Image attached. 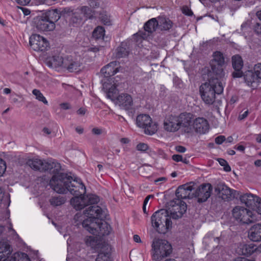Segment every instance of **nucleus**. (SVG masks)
Segmentation results:
<instances>
[{
	"mask_svg": "<svg viewBox=\"0 0 261 261\" xmlns=\"http://www.w3.org/2000/svg\"><path fill=\"white\" fill-rule=\"evenodd\" d=\"M49 185L51 188L59 194L68 192L74 196L82 195L86 193V187L78 178L73 179L65 173H60L51 178Z\"/></svg>",
	"mask_w": 261,
	"mask_h": 261,
	"instance_id": "obj_1",
	"label": "nucleus"
},
{
	"mask_svg": "<svg viewBox=\"0 0 261 261\" xmlns=\"http://www.w3.org/2000/svg\"><path fill=\"white\" fill-rule=\"evenodd\" d=\"M223 91V86L218 78L210 79L208 82L201 84L199 93L202 100L207 105H212L215 101L216 94H220Z\"/></svg>",
	"mask_w": 261,
	"mask_h": 261,
	"instance_id": "obj_2",
	"label": "nucleus"
},
{
	"mask_svg": "<svg viewBox=\"0 0 261 261\" xmlns=\"http://www.w3.org/2000/svg\"><path fill=\"white\" fill-rule=\"evenodd\" d=\"M152 226L160 233H165L172 226L168 212L162 209L153 213L151 217Z\"/></svg>",
	"mask_w": 261,
	"mask_h": 261,
	"instance_id": "obj_3",
	"label": "nucleus"
},
{
	"mask_svg": "<svg viewBox=\"0 0 261 261\" xmlns=\"http://www.w3.org/2000/svg\"><path fill=\"white\" fill-rule=\"evenodd\" d=\"M151 246L152 258L155 261H161L172 252L171 245L165 240H154Z\"/></svg>",
	"mask_w": 261,
	"mask_h": 261,
	"instance_id": "obj_4",
	"label": "nucleus"
},
{
	"mask_svg": "<svg viewBox=\"0 0 261 261\" xmlns=\"http://www.w3.org/2000/svg\"><path fill=\"white\" fill-rule=\"evenodd\" d=\"M82 226L90 233L94 235L107 236L111 231L110 225L103 221V219L94 222L91 221L90 219L84 220L82 222Z\"/></svg>",
	"mask_w": 261,
	"mask_h": 261,
	"instance_id": "obj_5",
	"label": "nucleus"
},
{
	"mask_svg": "<svg viewBox=\"0 0 261 261\" xmlns=\"http://www.w3.org/2000/svg\"><path fill=\"white\" fill-rule=\"evenodd\" d=\"M210 64L211 70L208 74L210 76L212 74L215 75L216 78H221L224 76L225 58L223 53L219 51H214L213 54V59Z\"/></svg>",
	"mask_w": 261,
	"mask_h": 261,
	"instance_id": "obj_6",
	"label": "nucleus"
},
{
	"mask_svg": "<svg viewBox=\"0 0 261 261\" xmlns=\"http://www.w3.org/2000/svg\"><path fill=\"white\" fill-rule=\"evenodd\" d=\"M187 204L180 199H174L168 203V214L174 219L180 218L187 211Z\"/></svg>",
	"mask_w": 261,
	"mask_h": 261,
	"instance_id": "obj_7",
	"label": "nucleus"
},
{
	"mask_svg": "<svg viewBox=\"0 0 261 261\" xmlns=\"http://www.w3.org/2000/svg\"><path fill=\"white\" fill-rule=\"evenodd\" d=\"M232 214L236 220L243 224L251 223L255 220L252 212L242 206H236L233 208Z\"/></svg>",
	"mask_w": 261,
	"mask_h": 261,
	"instance_id": "obj_8",
	"label": "nucleus"
},
{
	"mask_svg": "<svg viewBox=\"0 0 261 261\" xmlns=\"http://www.w3.org/2000/svg\"><path fill=\"white\" fill-rule=\"evenodd\" d=\"M136 123L137 125L144 129V132L147 135H152L157 130V126L153 123L150 117L147 114L139 115L137 117Z\"/></svg>",
	"mask_w": 261,
	"mask_h": 261,
	"instance_id": "obj_9",
	"label": "nucleus"
},
{
	"mask_svg": "<svg viewBox=\"0 0 261 261\" xmlns=\"http://www.w3.org/2000/svg\"><path fill=\"white\" fill-rule=\"evenodd\" d=\"M30 45L36 51H45L49 48L48 41L43 37L33 34L30 37Z\"/></svg>",
	"mask_w": 261,
	"mask_h": 261,
	"instance_id": "obj_10",
	"label": "nucleus"
},
{
	"mask_svg": "<svg viewBox=\"0 0 261 261\" xmlns=\"http://www.w3.org/2000/svg\"><path fill=\"white\" fill-rule=\"evenodd\" d=\"M213 190L211 184L207 183L200 185L193 193V196L197 198V202L202 203L210 197Z\"/></svg>",
	"mask_w": 261,
	"mask_h": 261,
	"instance_id": "obj_11",
	"label": "nucleus"
},
{
	"mask_svg": "<svg viewBox=\"0 0 261 261\" xmlns=\"http://www.w3.org/2000/svg\"><path fill=\"white\" fill-rule=\"evenodd\" d=\"M158 24L159 22L156 18H152L145 23L144 31H139L136 33V35L140 36L143 39H147L159 28Z\"/></svg>",
	"mask_w": 261,
	"mask_h": 261,
	"instance_id": "obj_12",
	"label": "nucleus"
},
{
	"mask_svg": "<svg viewBox=\"0 0 261 261\" xmlns=\"http://www.w3.org/2000/svg\"><path fill=\"white\" fill-rule=\"evenodd\" d=\"M84 213L88 217L85 220L90 219L92 222L105 218V216L102 208L98 205L90 206L85 211Z\"/></svg>",
	"mask_w": 261,
	"mask_h": 261,
	"instance_id": "obj_13",
	"label": "nucleus"
},
{
	"mask_svg": "<svg viewBox=\"0 0 261 261\" xmlns=\"http://www.w3.org/2000/svg\"><path fill=\"white\" fill-rule=\"evenodd\" d=\"M215 191L219 197L227 201L231 200L234 197L233 192H236L223 183L218 184L215 188Z\"/></svg>",
	"mask_w": 261,
	"mask_h": 261,
	"instance_id": "obj_14",
	"label": "nucleus"
},
{
	"mask_svg": "<svg viewBox=\"0 0 261 261\" xmlns=\"http://www.w3.org/2000/svg\"><path fill=\"white\" fill-rule=\"evenodd\" d=\"M82 63L77 58L71 56H68L65 57L64 68L69 72H76L81 70Z\"/></svg>",
	"mask_w": 261,
	"mask_h": 261,
	"instance_id": "obj_15",
	"label": "nucleus"
},
{
	"mask_svg": "<svg viewBox=\"0 0 261 261\" xmlns=\"http://www.w3.org/2000/svg\"><path fill=\"white\" fill-rule=\"evenodd\" d=\"M176 116L170 115L166 117L164 122V128L169 132H175L179 130L180 126Z\"/></svg>",
	"mask_w": 261,
	"mask_h": 261,
	"instance_id": "obj_16",
	"label": "nucleus"
},
{
	"mask_svg": "<svg viewBox=\"0 0 261 261\" xmlns=\"http://www.w3.org/2000/svg\"><path fill=\"white\" fill-rule=\"evenodd\" d=\"M36 26L41 31H51L55 28V24L50 22L43 15L37 18Z\"/></svg>",
	"mask_w": 261,
	"mask_h": 261,
	"instance_id": "obj_17",
	"label": "nucleus"
},
{
	"mask_svg": "<svg viewBox=\"0 0 261 261\" xmlns=\"http://www.w3.org/2000/svg\"><path fill=\"white\" fill-rule=\"evenodd\" d=\"M193 188L192 186L188 184L182 185L178 187L176 190L175 195L176 199H184L187 198H192L193 195L191 194Z\"/></svg>",
	"mask_w": 261,
	"mask_h": 261,
	"instance_id": "obj_18",
	"label": "nucleus"
},
{
	"mask_svg": "<svg viewBox=\"0 0 261 261\" xmlns=\"http://www.w3.org/2000/svg\"><path fill=\"white\" fill-rule=\"evenodd\" d=\"M61 168L60 164L56 161H43L42 171H47L51 174H54L52 178L60 174L59 171Z\"/></svg>",
	"mask_w": 261,
	"mask_h": 261,
	"instance_id": "obj_19",
	"label": "nucleus"
},
{
	"mask_svg": "<svg viewBox=\"0 0 261 261\" xmlns=\"http://www.w3.org/2000/svg\"><path fill=\"white\" fill-rule=\"evenodd\" d=\"M11 252L10 246L7 242H0V261H16L15 256H8Z\"/></svg>",
	"mask_w": 261,
	"mask_h": 261,
	"instance_id": "obj_20",
	"label": "nucleus"
},
{
	"mask_svg": "<svg viewBox=\"0 0 261 261\" xmlns=\"http://www.w3.org/2000/svg\"><path fill=\"white\" fill-rule=\"evenodd\" d=\"M193 126L195 130L200 134H205L209 129V124L205 119L199 117L193 121Z\"/></svg>",
	"mask_w": 261,
	"mask_h": 261,
	"instance_id": "obj_21",
	"label": "nucleus"
},
{
	"mask_svg": "<svg viewBox=\"0 0 261 261\" xmlns=\"http://www.w3.org/2000/svg\"><path fill=\"white\" fill-rule=\"evenodd\" d=\"M260 199L258 197L251 193H246L240 196L241 202L252 209L255 208L256 204Z\"/></svg>",
	"mask_w": 261,
	"mask_h": 261,
	"instance_id": "obj_22",
	"label": "nucleus"
},
{
	"mask_svg": "<svg viewBox=\"0 0 261 261\" xmlns=\"http://www.w3.org/2000/svg\"><path fill=\"white\" fill-rule=\"evenodd\" d=\"M116 102L125 110H129L133 104L132 96L126 93H122L119 95L117 97Z\"/></svg>",
	"mask_w": 261,
	"mask_h": 261,
	"instance_id": "obj_23",
	"label": "nucleus"
},
{
	"mask_svg": "<svg viewBox=\"0 0 261 261\" xmlns=\"http://www.w3.org/2000/svg\"><path fill=\"white\" fill-rule=\"evenodd\" d=\"M176 116L178 119L180 127H189L191 125L194 120V115L190 113H182Z\"/></svg>",
	"mask_w": 261,
	"mask_h": 261,
	"instance_id": "obj_24",
	"label": "nucleus"
},
{
	"mask_svg": "<svg viewBox=\"0 0 261 261\" xmlns=\"http://www.w3.org/2000/svg\"><path fill=\"white\" fill-rule=\"evenodd\" d=\"M244 79L247 85L253 89L257 87L259 82L253 70L246 71L244 74Z\"/></svg>",
	"mask_w": 261,
	"mask_h": 261,
	"instance_id": "obj_25",
	"label": "nucleus"
},
{
	"mask_svg": "<svg viewBox=\"0 0 261 261\" xmlns=\"http://www.w3.org/2000/svg\"><path fill=\"white\" fill-rule=\"evenodd\" d=\"M117 62L113 61L103 67L100 70L101 74L103 75L105 77H108L114 75L118 71V67H116Z\"/></svg>",
	"mask_w": 261,
	"mask_h": 261,
	"instance_id": "obj_26",
	"label": "nucleus"
},
{
	"mask_svg": "<svg viewBox=\"0 0 261 261\" xmlns=\"http://www.w3.org/2000/svg\"><path fill=\"white\" fill-rule=\"evenodd\" d=\"M249 239L253 242L261 241V224L254 225L250 229L248 233Z\"/></svg>",
	"mask_w": 261,
	"mask_h": 261,
	"instance_id": "obj_27",
	"label": "nucleus"
},
{
	"mask_svg": "<svg viewBox=\"0 0 261 261\" xmlns=\"http://www.w3.org/2000/svg\"><path fill=\"white\" fill-rule=\"evenodd\" d=\"M130 51L129 44L127 42H123L116 49V57L118 59L125 58L128 56Z\"/></svg>",
	"mask_w": 261,
	"mask_h": 261,
	"instance_id": "obj_28",
	"label": "nucleus"
},
{
	"mask_svg": "<svg viewBox=\"0 0 261 261\" xmlns=\"http://www.w3.org/2000/svg\"><path fill=\"white\" fill-rule=\"evenodd\" d=\"M70 203L76 210H81L86 206L84 197L82 195L74 196V197L70 200Z\"/></svg>",
	"mask_w": 261,
	"mask_h": 261,
	"instance_id": "obj_29",
	"label": "nucleus"
},
{
	"mask_svg": "<svg viewBox=\"0 0 261 261\" xmlns=\"http://www.w3.org/2000/svg\"><path fill=\"white\" fill-rule=\"evenodd\" d=\"M42 15L50 22L55 23L61 17L60 12L57 9H51L47 11Z\"/></svg>",
	"mask_w": 261,
	"mask_h": 261,
	"instance_id": "obj_30",
	"label": "nucleus"
},
{
	"mask_svg": "<svg viewBox=\"0 0 261 261\" xmlns=\"http://www.w3.org/2000/svg\"><path fill=\"white\" fill-rule=\"evenodd\" d=\"M158 22L159 28L161 31H168L172 27L173 25L171 20L169 18L163 17L158 18Z\"/></svg>",
	"mask_w": 261,
	"mask_h": 261,
	"instance_id": "obj_31",
	"label": "nucleus"
},
{
	"mask_svg": "<svg viewBox=\"0 0 261 261\" xmlns=\"http://www.w3.org/2000/svg\"><path fill=\"white\" fill-rule=\"evenodd\" d=\"M43 163V161L41 160L34 159L32 160H29L28 161L27 164L32 169L42 171Z\"/></svg>",
	"mask_w": 261,
	"mask_h": 261,
	"instance_id": "obj_32",
	"label": "nucleus"
},
{
	"mask_svg": "<svg viewBox=\"0 0 261 261\" xmlns=\"http://www.w3.org/2000/svg\"><path fill=\"white\" fill-rule=\"evenodd\" d=\"M232 65L234 69H242L243 66V61L242 57L238 55L232 56Z\"/></svg>",
	"mask_w": 261,
	"mask_h": 261,
	"instance_id": "obj_33",
	"label": "nucleus"
},
{
	"mask_svg": "<svg viewBox=\"0 0 261 261\" xmlns=\"http://www.w3.org/2000/svg\"><path fill=\"white\" fill-rule=\"evenodd\" d=\"M10 204V195L4 192L3 189L0 188V205L3 204L4 207H7Z\"/></svg>",
	"mask_w": 261,
	"mask_h": 261,
	"instance_id": "obj_34",
	"label": "nucleus"
},
{
	"mask_svg": "<svg viewBox=\"0 0 261 261\" xmlns=\"http://www.w3.org/2000/svg\"><path fill=\"white\" fill-rule=\"evenodd\" d=\"M84 197L86 206L96 204L99 201V197L94 194H88Z\"/></svg>",
	"mask_w": 261,
	"mask_h": 261,
	"instance_id": "obj_35",
	"label": "nucleus"
},
{
	"mask_svg": "<svg viewBox=\"0 0 261 261\" xmlns=\"http://www.w3.org/2000/svg\"><path fill=\"white\" fill-rule=\"evenodd\" d=\"M256 249V246L252 244H245L242 248V254L246 256L251 255Z\"/></svg>",
	"mask_w": 261,
	"mask_h": 261,
	"instance_id": "obj_36",
	"label": "nucleus"
},
{
	"mask_svg": "<svg viewBox=\"0 0 261 261\" xmlns=\"http://www.w3.org/2000/svg\"><path fill=\"white\" fill-rule=\"evenodd\" d=\"M81 11L84 16L89 19H92L95 17V11L91 8L88 6H83L81 8Z\"/></svg>",
	"mask_w": 261,
	"mask_h": 261,
	"instance_id": "obj_37",
	"label": "nucleus"
},
{
	"mask_svg": "<svg viewBox=\"0 0 261 261\" xmlns=\"http://www.w3.org/2000/svg\"><path fill=\"white\" fill-rule=\"evenodd\" d=\"M64 61L65 57L62 58L59 56H53L51 59V64L55 67H64Z\"/></svg>",
	"mask_w": 261,
	"mask_h": 261,
	"instance_id": "obj_38",
	"label": "nucleus"
},
{
	"mask_svg": "<svg viewBox=\"0 0 261 261\" xmlns=\"http://www.w3.org/2000/svg\"><path fill=\"white\" fill-rule=\"evenodd\" d=\"M65 199L62 196H54L49 199L50 204L53 206H60L65 202Z\"/></svg>",
	"mask_w": 261,
	"mask_h": 261,
	"instance_id": "obj_39",
	"label": "nucleus"
},
{
	"mask_svg": "<svg viewBox=\"0 0 261 261\" xmlns=\"http://www.w3.org/2000/svg\"><path fill=\"white\" fill-rule=\"evenodd\" d=\"M105 29L101 26L97 27L93 32L92 36L95 39H102L105 35Z\"/></svg>",
	"mask_w": 261,
	"mask_h": 261,
	"instance_id": "obj_40",
	"label": "nucleus"
},
{
	"mask_svg": "<svg viewBox=\"0 0 261 261\" xmlns=\"http://www.w3.org/2000/svg\"><path fill=\"white\" fill-rule=\"evenodd\" d=\"M99 19L105 25H111L110 16L105 11H102L99 13Z\"/></svg>",
	"mask_w": 261,
	"mask_h": 261,
	"instance_id": "obj_41",
	"label": "nucleus"
},
{
	"mask_svg": "<svg viewBox=\"0 0 261 261\" xmlns=\"http://www.w3.org/2000/svg\"><path fill=\"white\" fill-rule=\"evenodd\" d=\"M32 93L36 96L37 99L42 102L45 105H47L48 102L47 100L40 90L35 89L33 90Z\"/></svg>",
	"mask_w": 261,
	"mask_h": 261,
	"instance_id": "obj_42",
	"label": "nucleus"
},
{
	"mask_svg": "<svg viewBox=\"0 0 261 261\" xmlns=\"http://www.w3.org/2000/svg\"><path fill=\"white\" fill-rule=\"evenodd\" d=\"M119 86V84H117V83H114V84L112 86V87L109 89L108 92V95L109 97H115V95H116L117 93L118 90L117 89V87Z\"/></svg>",
	"mask_w": 261,
	"mask_h": 261,
	"instance_id": "obj_43",
	"label": "nucleus"
},
{
	"mask_svg": "<svg viewBox=\"0 0 261 261\" xmlns=\"http://www.w3.org/2000/svg\"><path fill=\"white\" fill-rule=\"evenodd\" d=\"M253 70L258 80H261V63H258L255 64L253 66Z\"/></svg>",
	"mask_w": 261,
	"mask_h": 261,
	"instance_id": "obj_44",
	"label": "nucleus"
},
{
	"mask_svg": "<svg viewBox=\"0 0 261 261\" xmlns=\"http://www.w3.org/2000/svg\"><path fill=\"white\" fill-rule=\"evenodd\" d=\"M217 161L220 165L224 167L223 169L224 171L226 172L231 171V168L226 160L221 158H218Z\"/></svg>",
	"mask_w": 261,
	"mask_h": 261,
	"instance_id": "obj_45",
	"label": "nucleus"
},
{
	"mask_svg": "<svg viewBox=\"0 0 261 261\" xmlns=\"http://www.w3.org/2000/svg\"><path fill=\"white\" fill-rule=\"evenodd\" d=\"M96 261H112L108 253H99L96 259Z\"/></svg>",
	"mask_w": 261,
	"mask_h": 261,
	"instance_id": "obj_46",
	"label": "nucleus"
},
{
	"mask_svg": "<svg viewBox=\"0 0 261 261\" xmlns=\"http://www.w3.org/2000/svg\"><path fill=\"white\" fill-rule=\"evenodd\" d=\"M96 240L95 238L92 236L88 237L86 240V244L87 246L94 247L96 245Z\"/></svg>",
	"mask_w": 261,
	"mask_h": 261,
	"instance_id": "obj_47",
	"label": "nucleus"
},
{
	"mask_svg": "<svg viewBox=\"0 0 261 261\" xmlns=\"http://www.w3.org/2000/svg\"><path fill=\"white\" fill-rule=\"evenodd\" d=\"M149 149L148 145L144 143H139L136 146V149L138 151L144 152Z\"/></svg>",
	"mask_w": 261,
	"mask_h": 261,
	"instance_id": "obj_48",
	"label": "nucleus"
},
{
	"mask_svg": "<svg viewBox=\"0 0 261 261\" xmlns=\"http://www.w3.org/2000/svg\"><path fill=\"white\" fill-rule=\"evenodd\" d=\"M6 170V162L0 158V177L3 175Z\"/></svg>",
	"mask_w": 261,
	"mask_h": 261,
	"instance_id": "obj_49",
	"label": "nucleus"
},
{
	"mask_svg": "<svg viewBox=\"0 0 261 261\" xmlns=\"http://www.w3.org/2000/svg\"><path fill=\"white\" fill-rule=\"evenodd\" d=\"M182 12L186 15L191 16L193 15L192 10L187 6H184L182 8Z\"/></svg>",
	"mask_w": 261,
	"mask_h": 261,
	"instance_id": "obj_50",
	"label": "nucleus"
},
{
	"mask_svg": "<svg viewBox=\"0 0 261 261\" xmlns=\"http://www.w3.org/2000/svg\"><path fill=\"white\" fill-rule=\"evenodd\" d=\"M88 4L90 8L94 9L99 7V3L97 0H89Z\"/></svg>",
	"mask_w": 261,
	"mask_h": 261,
	"instance_id": "obj_51",
	"label": "nucleus"
},
{
	"mask_svg": "<svg viewBox=\"0 0 261 261\" xmlns=\"http://www.w3.org/2000/svg\"><path fill=\"white\" fill-rule=\"evenodd\" d=\"M253 30L257 35H261V23L256 22L253 26Z\"/></svg>",
	"mask_w": 261,
	"mask_h": 261,
	"instance_id": "obj_52",
	"label": "nucleus"
},
{
	"mask_svg": "<svg viewBox=\"0 0 261 261\" xmlns=\"http://www.w3.org/2000/svg\"><path fill=\"white\" fill-rule=\"evenodd\" d=\"M234 71L232 73V76L233 78L241 77L243 75V72L241 69H234Z\"/></svg>",
	"mask_w": 261,
	"mask_h": 261,
	"instance_id": "obj_53",
	"label": "nucleus"
},
{
	"mask_svg": "<svg viewBox=\"0 0 261 261\" xmlns=\"http://www.w3.org/2000/svg\"><path fill=\"white\" fill-rule=\"evenodd\" d=\"M226 140V138L224 136H219L215 138V143L217 144H221L223 143Z\"/></svg>",
	"mask_w": 261,
	"mask_h": 261,
	"instance_id": "obj_54",
	"label": "nucleus"
},
{
	"mask_svg": "<svg viewBox=\"0 0 261 261\" xmlns=\"http://www.w3.org/2000/svg\"><path fill=\"white\" fill-rule=\"evenodd\" d=\"M254 210H255L257 213L261 216V199H260L257 204H256Z\"/></svg>",
	"mask_w": 261,
	"mask_h": 261,
	"instance_id": "obj_55",
	"label": "nucleus"
},
{
	"mask_svg": "<svg viewBox=\"0 0 261 261\" xmlns=\"http://www.w3.org/2000/svg\"><path fill=\"white\" fill-rule=\"evenodd\" d=\"M172 159L173 161L178 162L182 161V156L180 154H174L172 156Z\"/></svg>",
	"mask_w": 261,
	"mask_h": 261,
	"instance_id": "obj_56",
	"label": "nucleus"
},
{
	"mask_svg": "<svg viewBox=\"0 0 261 261\" xmlns=\"http://www.w3.org/2000/svg\"><path fill=\"white\" fill-rule=\"evenodd\" d=\"M249 112L248 110L245 111L242 114H240L239 116L238 119L240 120H243L246 118L248 115Z\"/></svg>",
	"mask_w": 261,
	"mask_h": 261,
	"instance_id": "obj_57",
	"label": "nucleus"
},
{
	"mask_svg": "<svg viewBox=\"0 0 261 261\" xmlns=\"http://www.w3.org/2000/svg\"><path fill=\"white\" fill-rule=\"evenodd\" d=\"M60 107L63 110H68L71 108L70 105L67 102L62 103L60 105Z\"/></svg>",
	"mask_w": 261,
	"mask_h": 261,
	"instance_id": "obj_58",
	"label": "nucleus"
},
{
	"mask_svg": "<svg viewBox=\"0 0 261 261\" xmlns=\"http://www.w3.org/2000/svg\"><path fill=\"white\" fill-rule=\"evenodd\" d=\"M175 149L177 152L183 153L186 151V148L182 146H177L175 147Z\"/></svg>",
	"mask_w": 261,
	"mask_h": 261,
	"instance_id": "obj_59",
	"label": "nucleus"
},
{
	"mask_svg": "<svg viewBox=\"0 0 261 261\" xmlns=\"http://www.w3.org/2000/svg\"><path fill=\"white\" fill-rule=\"evenodd\" d=\"M17 3L20 5L25 6L28 5L31 0H15Z\"/></svg>",
	"mask_w": 261,
	"mask_h": 261,
	"instance_id": "obj_60",
	"label": "nucleus"
},
{
	"mask_svg": "<svg viewBox=\"0 0 261 261\" xmlns=\"http://www.w3.org/2000/svg\"><path fill=\"white\" fill-rule=\"evenodd\" d=\"M16 261H31V260L27 254L23 253L22 257L18 260L16 259Z\"/></svg>",
	"mask_w": 261,
	"mask_h": 261,
	"instance_id": "obj_61",
	"label": "nucleus"
},
{
	"mask_svg": "<svg viewBox=\"0 0 261 261\" xmlns=\"http://www.w3.org/2000/svg\"><path fill=\"white\" fill-rule=\"evenodd\" d=\"M249 22L246 21L244 22L242 25H241V29L242 31H245L247 30L249 27Z\"/></svg>",
	"mask_w": 261,
	"mask_h": 261,
	"instance_id": "obj_62",
	"label": "nucleus"
},
{
	"mask_svg": "<svg viewBox=\"0 0 261 261\" xmlns=\"http://www.w3.org/2000/svg\"><path fill=\"white\" fill-rule=\"evenodd\" d=\"M234 148V149L241 152H244L245 149V147L242 145H236Z\"/></svg>",
	"mask_w": 261,
	"mask_h": 261,
	"instance_id": "obj_63",
	"label": "nucleus"
},
{
	"mask_svg": "<svg viewBox=\"0 0 261 261\" xmlns=\"http://www.w3.org/2000/svg\"><path fill=\"white\" fill-rule=\"evenodd\" d=\"M233 261H255L253 259H249L244 257H238L236 258Z\"/></svg>",
	"mask_w": 261,
	"mask_h": 261,
	"instance_id": "obj_64",
	"label": "nucleus"
}]
</instances>
